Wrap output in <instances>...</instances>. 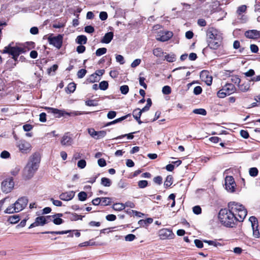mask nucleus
<instances>
[{
  "mask_svg": "<svg viewBox=\"0 0 260 260\" xmlns=\"http://www.w3.org/2000/svg\"><path fill=\"white\" fill-rule=\"evenodd\" d=\"M85 105L88 106H96L98 104L93 100H88L85 102Z\"/></svg>",
  "mask_w": 260,
  "mask_h": 260,
  "instance_id": "obj_57",
  "label": "nucleus"
},
{
  "mask_svg": "<svg viewBox=\"0 0 260 260\" xmlns=\"http://www.w3.org/2000/svg\"><path fill=\"white\" fill-rule=\"evenodd\" d=\"M106 219L108 221H112L116 219V216L114 214H109L106 216Z\"/></svg>",
  "mask_w": 260,
  "mask_h": 260,
  "instance_id": "obj_59",
  "label": "nucleus"
},
{
  "mask_svg": "<svg viewBox=\"0 0 260 260\" xmlns=\"http://www.w3.org/2000/svg\"><path fill=\"white\" fill-rule=\"evenodd\" d=\"M235 90V87L233 84H226L221 89L218 91L217 96L219 98H224L226 95L234 93Z\"/></svg>",
  "mask_w": 260,
  "mask_h": 260,
  "instance_id": "obj_5",
  "label": "nucleus"
},
{
  "mask_svg": "<svg viewBox=\"0 0 260 260\" xmlns=\"http://www.w3.org/2000/svg\"><path fill=\"white\" fill-rule=\"evenodd\" d=\"M20 170V167L19 166H14L11 171V174L14 176H16Z\"/></svg>",
  "mask_w": 260,
  "mask_h": 260,
  "instance_id": "obj_34",
  "label": "nucleus"
},
{
  "mask_svg": "<svg viewBox=\"0 0 260 260\" xmlns=\"http://www.w3.org/2000/svg\"><path fill=\"white\" fill-rule=\"evenodd\" d=\"M201 211V208L199 206H196L193 208V212L196 214H200Z\"/></svg>",
  "mask_w": 260,
  "mask_h": 260,
  "instance_id": "obj_54",
  "label": "nucleus"
},
{
  "mask_svg": "<svg viewBox=\"0 0 260 260\" xmlns=\"http://www.w3.org/2000/svg\"><path fill=\"white\" fill-rule=\"evenodd\" d=\"M113 36L114 34L113 32H108L106 33L103 37V39L101 40V42L103 43L108 44L113 39Z\"/></svg>",
  "mask_w": 260,
  "mask_h": 260,
  "instance_id": "obj_20",
  "label": "nucleus"
},
{
  "mask_svg": "<svg viewBox=\"0 0 260 260\" xmlns=\"http://www.w3.org/2000/svg\"><path fill=\"white\" fill-rule=\"evenodd\" d=\"M116 60L120 64H123L125 62L124 57L121 55H116Z\"/></svg>",
  "mask_w": 260,
  "mask_h": 260,
  "instance_id": "obj_43",
  "label": "nucleus"
},
{
  "mask_svg": "<svg viewBox=\"0 0 260 260\" xmlns=\"http://www.w3.org/2000/svg\"><path fill=\"white\" fill-rule=\"evenodd\" d=\"M246 8L247 7L245 5H242L238 8L237 12L239 15H241L242 13L246 11Z\"/></svg>",
  "mask_w": 260,
  "mask_h": 260,
  "instance_id": "obj_49",
  "label": "nucleus"
},
{
  "mask_svg": "<svg viewBox=\"0 0 260 260\" xmlns=\"http://www.w3.org/2000/svg\"><path fill=\"white\" fill-rule=\"evenodd\" d=\"M76 50L79 53H82L85 51V47L83 45H79L77 47Z\"/></svg>",
  "mask_w": 260,
  "mask_h": 260,
  "instance_id": "obj_64",
  "label": "nucleus"
},
{
  "mask_svg": "<svg viewBox=\"0 0 260 260\" xmlns=\"http://www.w3.org/2000/svg\"><path fill=\"white\" fill-rule=\"evenodd\" d=\"M28 200L26 197H21L16 201L13 205H15L17 211H22L27 205Z\"/></svg>",
  "mask_w": 260,
  "mask_h": 260,
  "instance_id": "obj_11",
  "label": "nucleus"
},
{
  "mask_svg": "<svg viewBox=\"0 0 260 260\" xmlns=\"http://www.w3.org/2000/svg\"><path fill=\"white\" fill-rule=\"evenodd\" d=\"M120 90L122 94H126L129 91V88L127 85H124L120 86Z\"/></svg>",
  "mask_w": 260,
  "mask_h": 260,
  "instance_id": "obj_41",
  "label": "nucleus"
},
{
  "mask_svg": "<svg viewBox=\"0 0 260 260\" xmlns=\"http://www.w3.org/2000/svg\"><path fill=\"white\" fill-rule=\"evenodd\" d=\"M173 36V33L171 31H160L159 32L156 36V40L161 42H165L170 39Z\"/></svg>",
  "mask_w": 260,
  "mask_h": 260,
  "instance_id": "obj_12",
  "label": "nucleus"
},
{
  "mask_svg": "<svg viewBox=\"0 0 260 260\" xmlns=\"http://www.w3.org/2000/svg\"><path fill=\"white\" fill-rule=\"evenodd\" d=\"M111 183V181L109 178L103 177L101 179V184L104 186L109 187Z\"/></svg>",
  "mask_w": 260,
  "mask_h": 260,
  "instance_id": "obj_25",
  "label": "nucleus"
},
{
  "mask_svg": "<svg viewBox=\"0 0 260 260\" xmlns=\"http://www.w3.org/2000/svg\"><path fill=\"white\" fill-rule=\"evenodd\" d=\"M75 194V192L74 191L62 192L59 195V199L62 201H69L73 199Z\"/></svg>",
  "mask_w": 260,
  "mask_h": 260,
  "instance_id": "obj_14",
  "label": "nucleus"
},
{
  "mask_svg": "<svg viewBox=\"0 0 260 260\" xmlns=\"http://www.w3.org/2000/svg\"><path fill=\"white\" fill-rule=\"evenodd\" d=\"M148 185V182L146 180H141L138 182V186L140 188H143Z\"/></svg>",
  "mask_w": 260,
  "mask_h": 260,
  "instance_id": "obj_50",
  "label": "nucleus"
},
{
  "mask_svg": "<svg viewBox=\"0 0 260 260\" xmlns=\"http://www.w3.org/2000/svg\"><path fill=\"white\" fill-rule=\"evenodd\" d=\"M98 164L101 167H105L106 165V160L104 158H100L98 160Z\"/></svg>",
  "mask_w": 260,
  "mask_h": 260,
  "instance_id": "obj_60",
  "label": "nucleus"
},
{
  "mask_svg": "<svg viewBox=\"0 0 260 260\" xmlns=\"http://www.w3.org/2000/svg\"><path fill=\"white\" fill-rule=\"evenodd\" d=\"M82 114V113L79 111H73V112H71L70 113L66 112V115H69L70 116H75L80 115Z\"/></svg>",
  "mask_w": 260,
  "mask_h": 260,
  "instance_id": "obj_51",
  "label": "nucleus"
},
{
  "mask_svg": "<svg viewBox=\"0 0 260 260\" xmlns=\"http://www.w3.org/2000/svg\"><path fill=\"white\" fill-rule=\"evenodd\" d=\"M193 113L196 114H200L202 115H206L207 114L206 111L204 109H196L193 111Z\"/></svg>",
  "mask_w": 260,
  "mask_h": 260,
  "instance_id": "obj_38",
  "label": "nucleus"
},
{
  "mask_svg": "<svg viewBox=\"0 0 260 260\" xmlns=\"http://www.w3.org/2000/svg\"><path fill=\"white\" fill-rule=\"evenodd\" d=\"M194 243L197 247L199 248L203 247V241L198 239H196L194 241Z\"/></svg>",
  "mask_w": 260,
  "mask_h": 260,
  "instance_id": "obj_56",
  "label": "nucleus"
},
{
  "mask_svg": "<svg viewBox=\"0 0 260 260\" xmlns=\"http://www.w3.org/2000/svg\"><path fill=\"white\" fill-rule=\"evenodd\" d=\"M173 183V178L172 176L169 175L167 177L164 183V185L166 187L170 186Z\"/></svg>",
  "mask_w": 260,
  "mask_h": 260,
  "instance_id": "obj_31",
  "label": "nucleus"
},
{
  "mask_svg": "<svg viewBox=\"0 0 260 260\" xmlns=\"http://www.w3.org/2000/svg\"><path fill=\"white\" fill-rule=\"evenodd\" d=\"M87 194L84 191H81L78 194V199L81 201H84L87 199Z\"/></svg>",
  "mask_w": 260,
  "mask_h": 260,
  "instance_id": "obj_36",
  "label": "nucleus"
},
{
  "mask_svg": "<svg viewBox=\"0 0 260 260\" xmlns=\"http://www.w3.org/2000/svg\"><path fill=\"white\" fill-rule=\"evenodd\" d=\"M162 92L165 94H169L171 92V88L169 86H165L162 88Z\"/></svg>",
  "mask_w": 260,
  "mask_h": 260,
  "instance_id": "obj_46",
  "label": "nucleus"
},
{
  "mask_svg": "<svg viewBox=\"0 0 260 260\" xmlns=\"http://www.w3.org/2000/svg\"><path fill=\"white\" fill-rule=\"evenodd\" d=\"M60 143L63 146H70L73 143V140L68 134H66L61 138Z\"/></svg>",
  "mask_w": 260,
  "mask_h": 260,
  "instance_id": "obj_18",
  "label": "nucleus"
},
{
  "mask_svg": "<svg viewBox=\"0 0 260 260\" xmlns=\"http://www.w3.org/2000/svg\"><path fill=\"white\" fill-rule=\"evenodd\" d=\"M135 238L136 236L133 234H128L125 237V240L126 241H132Z\"/></svg>",
  "mask_w": 260,
  "mask_h": 260,
  "instance_id": "obj_53",
  "label": "nucleus"
},
{
  "mask_svg": "<svg viewBox=\"0 0 260 260\" xmlns=\"http://www.w3.org/2000/svg\"><path fill=\"white\" fill-rule=\"evenodd\" d=\"M88 134L93 138H95L97 132L93 128H89L88 129Z\"/></svg>",
  "mask_w": 260,
  "mask_h": 260,
  "instance_id": "obj_58",
  "label": "nucleus"
},
{
  "mask_svg": "<svg viewBox=\"0 0 260 260\" xmlns=\"http://www.w3.org/2000/svg\"><path fill=\"white\" fill-rule=\"evenodd\" d=\"M62 216V214L61 213H58L55 215H54L53 216H51V218H53V222L56 225H60L62 224L63 222V220L60 218V217Z\"/></svg>",
  "mask_w": 260,
  "mask_h": 260,
  "instance_id": "obj_21",
  "label": "nucleus"
},
{
  "mask_svg": "<svg viewBox=\"0 0 260 260\" xmlns=\"http://www.w3.org/2000/svg\"><path fill=\"white\" fill-rule=\"evenodd\" d=\"M40 158L37 154L31 155L28 162L23 170V177L26 179L31 178L38 169Z\"/></svg>",
  "mask_w": 260,
  "mask_h": 260,
  "instance_id": "obj_3",
  "label": "nucleus"
},
{
  "mask_svg": "<svg viewBox=\"0 0 260 260\" xmlns=\"http://www.w3.org/2000/svg\"><path fill=\"white\" fill-rule=\"evenodd\" d=\"M76 42L80 45L85 44L87 42V38L83 35L79 36L76 39Z\"/></svg>",
  "mask_w": 260,
  "mask_h": 260,
  "instance_id": "obj_23",
  "label": "nucleus"
},
{
  "mask_svg": "<svg viewBox=\"0 0 260 260\" xmlns=\"http://www.w3.org/2000/svg\"><path fill=\"white\" fill-rule=\"evenodd\" d=\"M112 208L114 210L120 211L125 208V205L122 203H115L113 204Z\"/></svg>",
  "mask_w": 260,
  "mask_h": 260,
  "instance_id": "obj_24",
  "label": "nucleus"
},
{
  "mask_svg": "<svg viewBox=\"0 0 260 260\" xmlns=\"http://www.w3.org/2000/svg\"><path fill=\"white\" fill-rule=\"evenodd\" d=\"M10 154L7 151H3L1 154V157L3 158H8L10 157Z\"/></svg>",
  "mask_w": 260,
  "mask_h": 260,
  "instance_id": "obj_55",
  "label": "nucleus"
},
{
  "mask_svg": "<svg viewBox=\"0 0 260 260\" xmlns=\"http://www.w3.org/2000/svg\"><path fill=\"white\" fill-rule=\"evenodd\" d=\"M142 112H141L140 109H136L133 112V116L136 120L140 119Z\"/></svg>",
  "mask_w": 260,
  "mask_h": 260,
  "instance_id": "obj_32",
  "label": "nucleus"
},
{
  "mask_svg": "<svg viewBox=\"0 0 260 260\" xmlns=\"http://www.w3.org/2000/svg\"><path fill=\"white\" fill-rule=\"evenodd\" d=\"M107 52V49L106 48H99L96 50L95 52V54L98 56H100L104 54H105Z\"/></svg>",
  "mask_w": 260,
  "mask_h": 260,
  "instance_id": "obj_37",
  "label": "nucleus"
},
{
  "mask_svg": "<svg viewBox=\"0 0 260 260\" xmlns=\"http://www.w3.org/2000/svg\"><path fill=\"white\" fill-rule=\"evenodd\" d=\"M245 36L247 38L257 39L260 38V32L255 29L249 30L245 32Z\"/></svg>",
  "mask_w": 260,
  "mask_h": 260,
  "instance_id": "obj_15",
  "label": "nucleus"
},
{
  "mask_svg": "<svg viewBox=\"0 0 260 260\" xmlns=\"http://www.w3.org/2000/svg\"><path fill=\"white\" fill-rule=\"evenodd\" d=\"M87 71L85 69H81L77 72V76L79 78H82L86 74Z\"/></svg>",
  "mask_w": 260,
  "mask_h": 260,
  "instance_id": "obj_44",
  "label": "nucleus"
},
{
  "mask_svg": "<svg viewBox=\"0 0 260 260\" xmlns=\"http://www.w3.org/2000/svg\"><path fill=\"white\" fill-rule=\"evenodd\" d=\"M48 40L50 44L59 49L62 45V37L60 35L56 37H53L51 35L48 38Z\"/></svg>",
  "mask_w": 260,
  "mask_h": 260,
  "instance_id": "obj_9",
  "label": "nucleus"
},
{
  "mask_svg": "<svg viewBox=\"0 0 260 260\" xmlns=\"http://www.w3.org/2000/svg\"><path fill=\"white\" fill-rule=\"evenodd\" d=\"M136 132L131 133L128 134H125L121 136H120L116 138L117 139H120L122 137H126L128 139H133L134 138L133 134H135Z\"/></svg>",
  "mask_w": 260,
  "mask_h": 260,
  "instance_id": "obj_47",
  "label": "nucleus"
},
{
  "mask_svg": "<svg viewBox=\"0 0 260 260\" xmlns=\"http://www.w3.org/2000/svg\"><path fill=\"white\" fill-rule=\"evenodd\" d=\"M5 212L6 213L8 214H11L13 213L14 212H18V211H17L15 205H13L12 204V205L9 206L5 211Z\"/></svg>",
  "mask_w": 260,
  "mask_h": 260,
  "instance_id": "obj_27",
  "label": "nucleus"
},
{
  "mask_svg": "<svg viewBox=\"0 0 260 260\" xmlns=\"http://www.w3.org/2000/svg\"><path fill=\"white\" fill-rule=\"evenodd\" d=\"M20 220L19 216L17 215L11 216L9 218V221L12 224H15L18 222Z\"/></svg>",
  "mask_w": 260,
  "mask_h": 260,
  "instance_id": "obj_29",
  "label": "nucleus"
},
{
  "mask_svg": "<svg viewBox=\"0 0 260 260\" xmlns=\"http://www.w3.org/2000/svg\"><path fill=\"white\" fill-rule=\"evenodd\" d=\"M206 35L208 46L212 49H218L222 41V34L217 29L211 27L207 30Z\"/></svg>",
  "mask_w": 260,
  "mask_h": 260,
  "instance_id": "obj_2",
  "label": "nucleus"
},
{
  "mask_svg": "<svg viewBox=\"0 0 260 260\" xmlns=\"http://www.w3.org/2000/svg\"><path fill=\"white\" fill-rule=\"evenodd\" d=\"M51 220V216H39L36 218L35 222L38 226H42Z\"/></svg>",
  "mask_w": 260,
  "mask_h": 260,
  "instance_id": "obj_17",
  "label": "nucleus"
},
{
  "mask_svg": "<svg viewBox=\"0 0 260 260\" xmlns=\"http://www.w3.org/2000/svg\"><path fill=\"white\" fill-rule=\"evenodd\" d=\"M249 220L252 229L253 236L256 238H258L260 237V233L258 229V222L257 218L254 216H251Z\"/></svg>",
  "mask_w": 260,
  "mask_h": 260,
  "instance_id": "obj_8",
  "label": "nucleus"
},
{
  "mask_svg": "<svg viewBox=\"0 0 260 260\" xmlns=\"http://www.w3.org/2000/svg\"><path fill=\"white\" fill-rule=\"evenodd\" d=\"M46 109H47L49 110V113L56 115V117H60L61 116L66 115V111L63 110H59L57 109L49 107L46 108Z\"/></svg>",
  "mask_w": 260,
  "mask_h": 260,
  "instance_id": "obj_19",
  "label": "nucleus"
},
{
  "mask_svg": "<svg viewBox=\"0 0 260 260\" xmlns=\"http://www.w3.org/2000/svg\"><path fill=\"white\" fill-rule=\"evenodd\" d=\"M16 146L19 151L23 154L29 153L32 148L30 143L25 140H20L16 143Z\"/></svg>",
  "mask_w": 260,
  "mask_h": 260,
  "instance_id": "obj_6",
  "label": "nucleus"
},
{
  "mask_svg": "<svg viewBox=\"0 0 260 260\" xmlns=\"http://www.w3.org/2000/svg\"><path fill=\"white\" fill-rule=\"evenodd\" d=\"M239 89L242 92H246L250 88V83L249 82H244L239 85Z\"/></svg>",
  "mask_w": 260,
  "mask_h": 260,
  "instance_id": "obj_22",
  "label": "nucleus"
},
{
  "mask_svg": "<svg viewBox=\"0 0 260 260\" xmlns=\"http://www.w3.org/2000/svg\"><path fill=\"white\" fill-rule=\"evenodd\" d=\"M258 173V169L256 168L253 167L251 168L249 170V174L251 177H256Z\"/></svg>",
  "mask_w": 260,
  "mask_h": 260,
  "instance_id": "obj_33",
  "label": "nucleus"
},
{
  "mask_svg": "<svg viewBox=\"0 0 260 260\" xmlns=\"http://www.w3.org/2000/svg\"><path fill=\"white\" fill-rule=\"evenodd\" d=\"M225 188L228 191L233 192L235 191L236 184L232 176H227L225 179Z\"/></svg>",
  "mask_w": 260,
  "mask_h": 260,
  "instance_id": "obj_10",
  "label": "nucleus"
},
{
  "mask_svg": "<svg viewBox=\"0 0 260 260\" xmlns=\"http://www.w3.org/2000/svg\"><path fill=\"white\" fill-rule=\"evenodd\" d=\"M25 52V49L23 47L19 46H12L11 44L8 46L5 47L2 51L3 53L9 54L12 56H19L21 53Z\"/></svg>",
  "mask_w": 260,
  "mask_h": 260,
  "instance_id": "obj_4",
  "label": "nucleus"
},
{
  "mask_svg": "<svg viewBox=\"0 0 260 260\" xmlns=\"http://www.w3.org/2000/svg\"><path fill=\"white\" fill-rule=\"evenodd\" d=\"M108 87V83L107 81H103L99 84V88L103 90H106Z\"/></svg>",
  "mask_w": 260,
  "mask_h": 260,
  "instance_id": "obj_39",
  "label": "nucleus"
},
{
  "mask_svg": "<svg viewBox=\"0 0 260 260\" xmlns=\"http://www.w3.org/2000/svg\"><path fill=\"white\" fill-rule=\"evenodd\" d=\"M14 182L12 178H9L2 182L1 189L3 192L8 193L10 192L14 187Z\"/></svg>",
  "mask_w": 260,
  "mask_h": 260,
  "instance_id": "obj_7",
  "label": "nucleus"
},
{
  "mask_svg": "<svg viewBox=\"0 0 260 260\" xmlns=\"http://www.w3.org/2000/svg\"><path fill=\"white\" fill-rule=\"evenodd\" d=\"M102 205L103 206H107L110 204L111 199L108 197H103L101 198Z\"/></svg>",
  "mask_w": 260,
  "mask_h": 260,
  "instance_id": "obj_30",
  "label": "nucleus"
},
{
  "mask_svg": "<svg viewBox=\"0 0 260 260\" xmlns=\"http://www.w3.org/2000/svg\"><path fill=\"white\" fill-rule=\"evenodd\" d=\"M86 162L84 159L80 160L77 163L78 167H79L80 169L84 168L86 167Z\"/></svg>",
  "mask_w": 260,
  "mask_h": 260,
  "instance_id": "obj_48",
  "label": "nucleus"
},
{
  "mask_svg": "<svg viewBox=\"0 0 260 260\" xmlns=\"http://www.w3.org/2000/svg\"><path fill=\"white\" fill-rule=\"evenodd\" d=\"M247 213L246 209L242 204L231 202L228 204V210L222 209L220 210L218 218L224 226L233 227L237 221H243Z\"/></svg>",
  "mask_w": 260,
  "mask_h": 260,
  "instance_id": "obj_1",
  "label": "nucleus"
},
{
  "mask_svg": "<svg viewBox=\"0 0 260 260\" xmlns=\"http://www.w3.org/2000/svg\"><path fill=\"white\" fill-rule=\"evenodd\" d=\"M202 89L201 87L200 86H196L194 88L193 93L195 94L198 95V94H200L202 92Z\"/></svg>",
  "mask_w": 260,
  "mask_h": 260,
  "instance_id": "obj_61",
  "label": "nucleus"
},
{
  "mask_svg": "<svg viewBox=\"0 0 260 260\" xmlns=\"http://www.w3.org/2000/svg\"><path fill=\"white\" fill-rule=\"evenodd\" d=\"M71 231H51V232H45L43 233V234H56V235H63L65 234L69 233L71 232Z\"/></svg>",
  "mask_w": 260,
  "mask_h": 260,
  "instance_id": "obj_28",
  "label": "nucleus"
},
{
  "mask_svg": "<svg viewBox=\"0 0 260 260\" xmlns=\"http://www.w3.org/2000/svg\"><path fill=\"white\" fill-rule=\"evenodd\" d=\"M141 62V60L140 59H136L133 61V62L131 63L132 68H136L138 66Z\"/></svg>",
  "mask_w": 260,
  "mask_h": 260,
  "instance_id": "obj_52",
  "label": "nucleus"
},
{
  "mask_svg": "<svg viewBox=\"0 0 260 260\" xmlns=\"http://www.w3.org/2000/svg\"><path fill=\"white\" fill-rule=\"evenodd\" d=\"M165 59L168 62H173L175 61V55L173 54H170L165 56Z\"/></svg>",
  "mask_w": 260,
  "mask_h": 260,
  "instance_id": "obj_35",
  "label": "nucleus"
},
{
  "mask_svg": "<svg viewBox=\"0 0 260 260\" xmlns=\"http://www.w3.org/2000/svg\"><path fill=\"white\" fill-rule=\"evenodd\" d=\"M200 77L202 81H204L207 85H210L212 82V77L209 75V73L206 71H202L200 74Z\"/></svg>",
  "mask_w": 260,
  "mask_h": 260,
  "instance_id": "obj_16",
  "label": "nucleus"
},
{
  "mask_svg": "<svg viewBox=\"0 0 260 260\" xmlns=\"http://www.w3.org/2000/svg\"><path fill=\"white\" fill-rule=\"evenodd\" d=\"M106 135V132L105 131H101L97 132L95 139H99L104 138Z\"/></svg>",
  "mask_w": 260,
  "mask_h": 260,
  "instance_id": "obj_42",
  "label": "nucleus"
},
{
  "mask_svg": "<svg viewBox=\"0 0 260 260\" xmlns=\"http://www.w3.org/2000/svg\"><path fill=\"white\" fill-rule=\"evenodd\" d=\"M153 54L156 57H161L164 54V52L160 48H156L153 50Z\"/></svg>",
  "mask_w": 260,
  "mask_h": 260,
  "instance_id": "obj_26",
  "label": "nucleus"
},
{
  "mask_svg": "<svg viewBox=\"0 0 260 260\" xmlns=\"http://www.w3.org/2000/svg\"><path fill=\"white\" fill-rule=\"evenodd\" d=\"M94 29L92 26L89 25L85 27V31L87 33H92L94 31Z\"/></svg>",
  "mask_w": 260,
  "mask_h": 260,
  "instance_id": "obj_62",
  "label": "nucleus"
},
{
  "mask_svg": "<svg viewBox=\"0 0 260 260\" xmlns=\"http://www.w3.org/2000/svg\"><path fill=\"white\" fill-rule=\"evenodd\" d=\"M32 126L29 124H26L23 126V128L25 132H29L32 128Z\"/></svg>",
  "mask_w": 260,
  "mask_h": 260,
  "instance_id": "obj_63",
  "label": "nucleus"
},
{
  "mask_svg": "<svg viewBox=\"0 0 260 260\" xmlns=\"http://www.w3.org/2000/svg\"><path fill=\"white\" fill-rule=\"evenodd\" d=\"M204 242L208 243L209 245H213L215 247H217L218 246H221V244L217 242L216 241H211V240H204Z\"/></svg>",
  "mask_w": 260,
  "mask_h": 260,
  "instance_id": "obj_40",
  "label": "nucleus"
},
{
  "mask_svg": "<svg viewBox=\"0 0 260 260\" xmlns=\"http://www.w3.org/2000/svg\"><path fill=\"white\" fill-rule=\"evenodd\" d=\"M159 236L161 239H173L174 235L171 230L163 229L159 231Z\"/></svg>",
  "mask_w": 260,
  "mask_h": 260,
  "instance_id": "obj_13",
  "label": "nucleus"
},
{
  "mask_svg": "<svg viewBox=\"0 0 260 260\" xmlns=\"http://www.w3.org/2000/svg\"><path fill=\"white\" fill-rule=\"evenodd\" d=\"M67 88L70 92H73L76 89V84L74 83H70L68 85Z\"/></svg>",
  "mask_w": 260,
  "mask_h": 260,
  "instance_id": "obj_45",
  "label": "nucleus"
}]
</instances>
